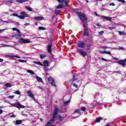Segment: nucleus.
Segmentation results:
<instances>
[{
	"instance_id": "obj_1",
	"label": "nucleus",
	"mask_w": 126,
	"mask_h": 126,
	"mask_svg": "<svg viewBox=\"0 0 126 126\" xmlns=\"http://www.w3.org/2000/svg\"><path fill=\"white\" fill-rule=\"evenodd\" d=\"M76 13L79 17L80 19L83 22V23L87 24L88 19L87 17H86V16L84 15V13H81L80 12H77Z\"/></svg>"
},
{
	"instance_id": "obj_2",
	"label": "nucleus",
	"mask_w": 126,
	"mask_h": 126,
	"mask_svg": "<svg viewBox=\"0 0 126 126\" xmlns=\"http://www.w3.org/2000/svg\"><path fill=\"white\" fill-rule=\"evenodd\" d=\"M11 107H15L17 108L18 110H20L21 109H24L25 108V106L22 105L19 103V101H17V103H10Z\"/></svg>"
},
{
	"instance_id": "obj_3",
	"label": "nucleus",
	"mask_w": 126,
	"mask_h": 126,
	"mask_svg": "<svg viewBox=\"0 0 126 126\" xmlns=\"http://www.w3.org/2000/svg\"><path fill=\"white\" fill-rule=\"evenodd\" d=\"M84 26V33L83 36H86V37H88L90 34H89V31H88V28L87 26L85 25V24H83Z\"/></svg>"
},
{
	"instance_id": "obj_4",
	"label": "nucleus",
	"mask_w": 126,
	"mask_h": 126,
	"mask_svg": "<svg viewBox=\"0 0 126 126\" xmlns=\"http://www.w3.org/2000/svg\"><path fill=\"white\" fill-rule=\"evenodd\" d=\"M18 42L21 44H28L31 43V40L20 38L18 39Z\"/></svg>"
},
{
	"instance_id": "obj_5",
	"label": "nucleus",
	"mask_w": 126,
	"mask_h": 126,
	"mask_svg": "<svg viewBox=\"0 0 126 126\" xmlns=\"http://www.w3.org/2000/svg\"><path fill=\"white\" fill-rule=\"evenodd\" d=\"M53 45V42L52 40L49 41V45L47 46V49L49 54H52V46Z\"/></svg>"
},
{
	"instance_id": "obj_6",
	"label": "nucleus",
	"mask_w": 126,
	"mask_h": 126,
	"mask_svg": "<svg viewBox=\"0 0 126 126\" xmlns=\"http://www.w3.org/2000/svg\"><path fill=\"white\" fill-rule=\"evenodd\" d=\"M48 82L52 86H54L56 87V83H55V80L52 78V77H50L48 78Z\"/></svg>"
},
{
	"instance_id": "obj_7",
	"label": "nucleus",
	"mask_w": 126,
	"mask_h": 126,
	"mask_svg": "<svg viewBox=\"0 0 126 126\" xmlns=\"http://www.w3.org/2000/svg\"><path fill=\"white\" fill-rule=\"evenodd\" d=\"M77 46L79 48L84 49V48H85V43H84L83 41H80L78 43Z\"/></svg>"
},
{
	"instance_id": "obj_8",
	"label": "nucleus",
	"mask_w": 126,
	"mask_h": 126,
	"mask_svg": "<svg viewBox=\"0 0 126 126\" xmlns=\"http://www.w3.org/2000/svg\"><path fill=\"white\" fill-rule=\"evenodd\" d=\"M118 63L120 64V65H122L124 67L126 66V63H125V61L124 60H120L118 62Z\"/></svg>"
},
{
	"instance_id": "obj_9",
	"label": "nucleus",
	"mask_w": 126,
	"mask_h": 126,
	"mask_svg": "<svg viewBox=\"0 0 126 126\" xmlns=\"http://www.w3.org/2000/svg\"><path fill=\"white\" fill-rule=\"evenodd\" d=\"M78 52H80V54L82 55L83 57H85V56H87V53L86 52L83 51V50L78 49Z\"/></svg>"
},
{
	"instance_id": "obj_10",
	"label": "nucleus",
	"mask_w": 126,
	"mask_h": 126,
	"mask_svg": "<svg viewBox=\"0 0 126 126\" xmlns=\"http://www.w3.org/2000/svg\"><path fill=\"white\" fill-rule=\"evenodd\" d=\"M34 20H36L37 21H40L41 20H43L44 19V17L43 16H37L34 17Z\"/></svg>"
},
{
	"instance_id": "obj_11",
	"label": "nucleus",
	"mask_w": 126,
	"mask_h": 126,
	"mask_svg": "<svg viewBox=\"0 0 126 126\" xmlns=\"http://www.w3.org/2000/svg\"><path fill=\"white\" fill-rule=\"evenodd\" d=\"M27 94H28V96L31 97V98H34V94H33V93H32L30 90L27 92Z\"/></svg>"
},
{
	"instance_id": "obj_12",
	"label": "nucleus",
	"mask_w": 126,
	"mask_h": 126,
	"mask_svg": "<svg viewBox=\"0 0 126 126\" xmlns=\"http://www.w3.org/2000/svg\"><path fill=\"white\" fill-rule=\"evenodd\" d=\"M43 65L44 67H47V66H49V61L45 60L43 62Z\"/></svg>"
},
{
	"instance_id": "obj_13",
	"label": "nucleus",
	"mask_w": 126,
	"mask_h": 126,
	"mask_svg": "<svg viewBox=\"0 0 126 126\" xmlns=\"http://www.w3.org/2000/svg\"><path fill=\"white\" fill-rule=\"evenodd\" d=\"M76 75H75V74L73 75V82H77L78 83V82H79V80H78V79L76 78Z\"/></svg>"
},
{
	"instance_id": "obj_14",
	"label": "nucleus",
	"mask_w": 126,
	"mask_h": 126,
	"mask_svg": "<svg viewBox=\"0 0 126 126\" xmlns=\"http://www.w3.org/2000/svg\"><path fill=\"white\" fill-rule=\"evenodd\" d=\"M62 3H63V4H64V6H68V3H67V2L65 1V0H62Z\"/></svg>"
},
{
	"instance_id": "obj_15",
	"label": "nucleus",
	"mask_w": 126,
	"mask_h": 126,
	"mask_svg": "<svg viewBox=\"0 0 126 126\" xmlns=\"http://www.w3.org/2000/svg\"><path fill=\"white\" fill-rule=\"evenodd\" d=\"M30 0H16L17 2H19L20 3H22L23 2H26V1H29Z\"/></svg>"
},
{
	"instance_id": "obj_16",
	"label": "nucleus",
	"mask_w": 126,
	"mask_h": 126,
	"mask_svg": "<svg viewBox=\"0 0 126 126\" xmlns=\"http://www.w3.org/2000/svg\"><path fill=\"white\" fill-rule=\"evenodd\" d=\"M101 120H103L102 117L96 118L95 120L94 121V123H100Z\"/></svg>"
},
{
	"instance_id": "obj_17",
	"label": "nucleus",
	"mask_w": 126,
	"mask_h": 126,
	"mask_svg": "<svg viewBox=\"0 0 126 126\" xmlns=\"http://www.w3.org/2000/svg\"><path fill=\"white\" fill-rule=\"evenodd\" d=\"M22 124V120H16L15 122V125H21Z\"/></svg>"
},
{
	"instance_id": "obj_18",
	"label": "nucleus",
	"mask_w": 126,
	"mask_h": 126,
	"mask_svg": "<svg viewBox=\"0 0 126 126\" xmlns=\"http://www.w3.org/2000/svg\"><path fill=\"white\" fill-rule=\"evenodd\" d=\"M21 15L24 16V17H27V14L25 13V12H22L20 13Z\"/></svg>"
},
{
	"instance_id": "obj_19",
	"label": "nucleus",
	"mask_w": 126,
	"mask_h": 126,
	"mask_svg": "<svg viewBox=\"0 0 126 126\" xmlns=\"http://www.w3.org/2000/svg\"><path fill=\"white\" fill-rule=\"evenodd\" d=\"M18 61L20 63H27V61H26V60L19 59V60H18Z\"/></svg>"
},
{
	"instance_id": "obj_20",
	"label": "nucleus",
	"mask_w": 126,
	"mask_h": 126,
	"mask_svg": "<svg viewBox=\"0 0 126 126\" xmlns=\"http://www.w3.org/2000/svg\"><path fill=\"white\" fill-rule=\"evenodd\" d=\"M36 78L38 82H43V80H42V78L41 77H36Z\"/></svg>"
},
{
	"instance_id": "obj_21",
	"label": "nucleus",
	"mask_w": 126,
	"mask_h": 126,
	"mask_svg": "<svg viewBox=\"0 0 126 126\" xmlns=\"http://www.w3.org/2000/svg\"><path fill=\"white\" fill-rule=\"evenodd\" d=\"M92 46V44L91 43L88 44L87 45V50L89 51V50H90V48H91Z\"/></svg>"
},
{
	"instance_id": "obj_22",
	"label": "nucleus",
	"mask_w": 126,
	"mask_h": 126,
	"mask_svg": "<svg viewBox=\"0 0 126 126\" xmlns=\"http://www.w3.org/2000/svg\"><path fill=\"white\" fill-rule=\"evenodd\" d=\"M10 58H11L12 59H13V58H16V59H20V57L18 56L17 55H11Z\"/></svg>"
},
{
	"instance_id": "obj_23",
	"label": "nucleus",
	"mask_w": 126,
	"mask_h": 126,
	"mask_svg": "<svg viewBox=\"0 0 126 126\" xmlns=\"http://www.w3.org/2000/svg\"><path fill=\"white\" fill-rule=\"evenodd\" d=\"M60 12H61V11L59 10H56L55 12V15H56L57 16H58V15H60Z\"/></svg>"
},
{
	"instance_id": "obj_24",
	"label": "nucleus",
	"mask_w": 126,
	"mask_h": 126,
	"mask_svg": "<svg viewBox=\"0 0 126 126\" xmlns=\"http://www.w3.org/2000/svg\"><path fill=\"white\" fill-rule=\"evenodd\" d=\"M63 6L62 4H59L57 7L56 8L57 9H59L60 8H63Z\"/></svg>"
},
{
	"instance_id": "obj_25",
	"label": "nucleus",
	"mask_w": 126,
	"mask_h": 126,
	"mask_svg": "<svg viewBox=\"0 0 126 126\" xmlns=\"http://www.w3.org/2000/svg\"><path fill=\"white\" fill-rule=\"evenodd\" d=\"M5 86H6V87H11V84H10V83H6L5 84Z\"/></svg>"
},
{
	"instance_id": "obj_26",
	"label": "nucleus",
	"mask_w": 126,
	"mask_h": 126,
	"mask_svg": "<svg viewBox=\"0 0 126 126\" xmlns=\"http://www.w3.org/2000/svg\"><path fill=\"white\" fill-rule=\"evenodd\" d=\"M27 72H28L29 73H31V74H35V73L33 71H32V70H27Z\"/></svg>"
},
{
	"instance_id": "obj_27",
	"label": "nucleus",
	"mask_w": 126,
	"mask_h": 126,
	"mask_svg": "<svg viewBox=\"0 0 126 126\" xmlns=\"http://www.w3.org/2000/svg\"><path fill=\"white\" fill-rule=\"evenodd\" d=\"M34 63L36 64H38V65H41V66H43V64L42 63H41V62H35Z\"/></svg>"
},
{
	"instance_id": "obj_28",
	"label": "nucleus",
	"mask_w": 126,
	"mask_h": 126,
	"mask_svg": "<svg viewBox=\"0 0 126 126\" xmlns=\"http://www.w3.org/2000/svg\"><path fill=\"white\" fill-rule=\"evenodd\" d=\"M80 112H81V110L80 109H76L74 111V113L76 114V113H78V114H80Z\"/></svg>"
},
{
	"instance_id": "obj_29",
	"label": "nucleus",
	"mask_w": 126,
	"mask_h": 126,
	"mask_svg": "<svg viewBox=\"0 0 126 126\" xmlns=\"http://www.w3.org/2000/svg\"><path fill=\"white\" fill-rule=\"evenodd\" d=\"M81 111H83V112H85L86 111V107L84 106H82L81 107Z\"/></svg>"
},
{
	"instance_id": "obj_30",
	"label": "nucleus",
	"mask_w": 126,
	"mask_h": 126,
	"mask_svg": "<svg viewBox=\"0 0 126 126\" xmlns=\"http://www.w3.org/2000/svg\"><path fill=\"white\" fill-rule=\"evenodd\" d=\"M38 29L39 30H46V29H47L44 27H39L38 28Z\"/></svg>"
},
{
	"instance_id": "obj_31",
	"label": "nucleus",
	"mask_w": 126,
	"mask_h": 126,
	"mask_svg": "<svg viewBox=\"0 0 126 126\" xmlns=\"http://www.w3.org/2000/svg\"><path fill=\"white\" fill-rule=\"evenodd\" d=\"M14 94H17V95H20V92L19 91H16L14 92Z\"/></svg>"
},
{
	"instance_id": "obj_32",
	"label": "nucleus",
	"mask_w": 126,
	"mask_h": 126,
	"mask_svg": "<svg viewBox=\"0 0 126 126\" xmlns=\"http://www.w3.org/2000/svg\"><path fill=\"white\" fill-rule=\"evenodd\" d=\"M26 9H28L29 11H32L33 10L31 8V7H29L28 6H26Z\"/></svg>"
},
{
	"instance_id": "obj_33",
	"label": "nucleus",
	"mask_w": 126,
	"mask_h": 126,
	"mask_svg": "<svg viewBox=\"0 0 126 126\" xmlns=\"http://www.w3.org/2000/svg\"><path fill=\"white\" fill-rule=\"evenodd\" d=\"M12 2H12V1H11V0H9V1H5V3L6 4H9V3H12Z\"/></svg>"
},
{
	"instance_id": "obj_34",
	"label": "nucleus",
	"mask_w": 126,
	"mask_h": 126,
	"mask_svg": "<svg viewBox=\"0 0 126 126\" xmlns=\"http://www.w3.org/2000/svg\"><path fill=\"white\" fill-rule=\"evenodd\" d=\"M47 57V55H45V54H41L40 55V58L41 59H44V58H46Z\"/></svg>"
},
{
	"instance_id": "obj_35",
	"label": "nucleus",
	"mask_w": 126,
	"mask_h": 126,
	"mask_svg": "<svg viewBox=\"0 0 126 126\" xmlns=\"http://www.w3.org/2000/svg\"><path fill=\"white\" fill-rule=\"evenodd\" d=\"M18 18H20V19H25V17H24V16H20L19 15V16L18 17Z\"/></svg>"
},
{
	"instance_id": "obj_36",
	"label": "nucleus",
	"mask_w": 126,
	"mask_h": 126,
	"mask_svg": "<svg viewBox=\"0 0 126 126\" xmlns=\"http://www.w3.org/2000/svg\"><path fill=\"white\" fill-rule=\"evenodd\" d=\"M1 46H3V47H11V46L9 45L4 44H1Z\"/></svg>"
},
{
	"instance_id": "obj_37",
	"label": "nucleus",
	"mask_w": 126,
	"mask_h": 126,
	"mask_svg": "<svg viewBox=\"0 0 126 126\" xmlns=\"http://www.w3.org/2000/svg\"><path fill=\"white\" fill-rule=\"evenodd\" d=\"M108 29L110 30H113V29H116V27H108Z\"/></svg>"
},
{
	"instance_id": "obj_38",
	"label": "nucleus",
	"mask_w": 126,
	"mask_h": 126,
	"mask_svg": "<svg viewBox=\"0 0 126 126\" xmlns=\"http://www.w3.org/2000/svg\"><path fill=\"white\" fill-rule=\"evenodd\" d=\"M21 36V35L19 34H15L14 35V37H20Z\"/></svg>"
},
{
	"instance_id": "obj_39",
	"label": "nucleus",
	"mask_w": 126,
	"mask_h": 126,
	"mask_svg": "<svg viewBox=\"0 0 126 126\" xmlns=\"http://www.w3.org/2000/svg\"><path fill=\"white\" fill-rule=\"evenodd\" d=\"M107 21H112V18L111 17H109L107 18Z\"/></svg>"
},
{
	"instance_id": "obj_40",
	"label": "nucleus",
	"mask_w": 126,
	"mask_h": 126,
	"mask_svg": "<svg viewBox=\"0 0 126 126\" xmlns=\"http://www.w3.org/2000/svg\"><path fill=\"white\" fill-rule=\"evenodd\" d=\"M12 15H13V16H16V17L18 18V16H19V15H18L16 13H13V14H12Z\"/></svg>"
},
{
	"instance_id": "obj_41",
	"label": "nucleus",
	"mask_w": 126,
	"mask_h": 126,
	"mask_svg": "<svg viewBox=\"0 0 126 126\" xmlns=\"http://www.w3.org/2000/svg\"><path fill=\"white\" fill-rule=\"evenodd\" d=\"M99 53H100L101 54H106V51H100Z\"/></svg>"
},
{
	"instance_id": "obj_42",
	"label": "nucleus",
	"mask_w": 126,
	"mask_h": 126,
	"mask_svg": "<svg viewBox=\"0 0 126 126\" xmlns=\"http://www.w3.org/2000/svg\"><path fill=\"white\" fill-rule=\"evenodd\" d=\"M118 1H120V2H123L124 3H125V2H126V1H125V0H118Z\"/></svg>"
},
{
	"instance_id": "obj_43",
	"label": "nucleus",
	"mask_w": 126,
	"mask_h": 126,
	"mask_svg": "<svg viewBox=\"0 0 126 126\" xmlns=\"http://www.w3.org/2000/svg\"><path fill=\"white\" fill-rule=\"evenodd\" d=\"M73 85L74 87H75V88H77V87H78V86H77V84H76L75 83L73 84Z\"/></svg>"
},
{
	"instance_id": "obj_44",
	"label": "nucleus",
	"mask_w": 126,
	"mask_h": 126,
	"mask_svg": "<svg viewBox=\"0 0 126 126\" xmlns=\"http://www.w3.org/2000/svg\"><path fill=\"white\" fill-rule=\"evenodd\" d=\"M101 60L102 61H104V62H109V60H108L107 59H105L104 58H101Z\"/></svg>"
},
{
	"instance_id": "obj_45",
	"label": "nucleus",
	"mask_w": 126,
	"mask_h": 126,
	"mask_svg": "<svg viewBox=\"0 0 126 126\" xmlns=\"http://www.w3.org/2000/svg\"><path fill=\"white\" fill-rule=\"evenodd\" d=\"M8 98H10V99H13V98H14V95H10L8 96Z\"/></svg>"
},
{
	"instance_id": "obj_46",
	"label": "nucleus",
	"mask_w": 126,
	"mask_h": 126,
	"mask_svg": "<svg viewBox=\"0 0 126 126\" xmlns=\"http://www.w3.org/2000/svg\"><path fill=\"white\" fill-rule=\"evenodd\" d=\"M103 33H104V31H101L99 32V35H103Z\"/></svg>"
},
{
	"instance_id": "obj_47",
	"label": "nucleus",
	"mask_w": 126,
	"mask_h": 126,
	"mask_svg": "<svg viewBox=\"0 0 126 126\" xmlns=\"http://www.w3.org/2000/svg\"><path fill=\"white\" fill-rule=\"evenodd\" d=\"M109 5H112V6H115V4H114V3H109Z\"/></svg>"
},
{
	"instance_id": "obj_48",
	"label": "nucleus",
	"mask_w": 126,
	"mask_h": 126,
	"mask_svg": "<svg viewBox=\"0 0 126 126\" xmlns=\"http://www.w3.org/2000/svg\"><path fill=\"white\" fill-rule=\"evenodd\" d=\"M102 18H104V19H106L107 20V19L108 18V17L107 16H102Z\"/></svg>"
},
{
	"instance_id": "obj_49",
	"label": "nucleus",
	"mask_w": 126,
	"mask_h": 126,
	"mask_svg": "<svg viewBox=\"0 0 126 126\" xmlns=\"http://www.w3.org/2000/svg\"><path fill=\"white\" fill-rule=\"evenodd\" d=\"M17 28H13V29H12V30L13 31H17Z\"/></svg>"
},
{
	"instance_id": "obj_50",
	"label": "nucleus",
	"mask_w": 126,
	"mask_h": 126,
	"mask_svg": "<svg viewBox=\"0 0 126 126\" xmlns=\"http://www.w3.org/2000/svg\"><path fill=\"white\" fill-rule=\"evenodd\" d=\"M119 33L120 35H124V32H119Z\"/></svg>"
},
{
	"instance_id": "obj_51",
	"label": "nucleus",
	"mask_w": 126,
	"mask_h": 126,
	"mask_svg": "<svg viewBox=\"0 0 126 126\" xmlns=\"http://www.w3.org/2000/svg\"><path fill=\"white\" fill-rule=\"evenodd\" d=\"M2 113H3V110L0 109V115H1V114H2Z\"/></svg>"
},
{
	"instance_id": "obj_52",
	"label": "nucleus",
	"mask_w": 126,
	"mask_h": 126,
	"mask_svg": "<svg viewBox=\"0 0 126 126\" xmlns=\"http://www.w3.org/2000/svg\"><path fill=\"white\" fill-rule=\"evenodd\" d=\"M68 103H69V101H67L64 102V104L66 105H68Z\"/></svg>"
},
{
	"instance_id": "obj_53",
	"label": "nucleus",
	"mask_w": 126,
	"mask_h": 126,
	"mask_svg": "<svg viewBox=\"0 0 126 126\" xmlns=\"http://www.w3.org/2000/svg\"><path fill=\"white\" fill-rule=\"evenodd\" d=\"M16 116L14 115V114H13L11 116V118H16Z\"/></svg>"
},
{
	"instance_id": "obj_54",
	"label": "nucleus",
	"mask_w": 126,
	"mask_h": 126,
	"mask_svg": "<svg viewBox=\"0 0 126 126\" xmlns=\"http://www.w3.org/2000/svg\"><path fill=\"white\" fill-rule=\"evenodd\" d=\"M119 49H120V50H124V48L123 47H120Z\"/></svg>"
},
{
	"instance_id": "obj_55",
	"label": "nucleus",
	"mask_w": 126,
	"mask_h": 126,
	"mask_svg": "<svg viewBox=\"0 0 126 126\" xmlns=\"http://www.w3.org/2000/svg\"><path fill=\"white\" fill-rule=\"evenodd\" d=\"M106 54H107L108 55H111V52H110L106 51Z\"/></svg>"
},
{
	"instance_id": "obj_56",
	"label": "nucleus",
	"mask_w": 126,
	"mask_h": 126,
	"mask_svg": "<svg viewBox=\"0 0 126 126\" xmlns=\"http://www.w3.org/2000/svg\"><path fill=\"white\" fill-rule=\"evenodd\" d=\"M115 73H119V74H121V71H116L115 72Z\"/></svg>"
},
{
	"instance_id": "obj_57",
	"label": "nucleus",
	"mask_w": 126,
	"mask_h": 126,
	"mask_svg": "<svg viewBox=\"0 0 126 126\" xmlns=\"http://www.w3.org/2000/svg\"><path fill=\"white\" fill-rule=\"evenodd\" d=\"M3 62V59L0 58V63H2Z\"/></svg>"
},
{
	"instance_id": "obj_58",
	"label": "nucleus",
	"mask_w": 126,
	"mask_h": 126,
	"mask_svg": "<svg viewBox=\"0 0 126 126\" xmlns=\"http://www.w3.org/2000/svg\"><path fill=\"white\" fill-rule=\"evenodd\" d=\"M58 2H60V3H62V0H57Z\"/></svg>"
},
{
	"instance_id": "obj_59",
	"label": "nucleus",
	"mask_w": 126,
	"mask_h": 126,
	"mask_svg": "<svg viewBox=\"0 0 126 126\" xmlns=\"http://www.w3.org/2000/svg\"><path fill=\"white\" fill-rule=\"evenodd\" d=\"M94 14H95V15H96V16H98V14L97 13V12H94Z\"/></svg>"
},
{
	"instance_id": "obj_60",
	"label": "nucleus",
	"mask_w": 126,
	"mask_h": 126,
	"mask_svg": "<svg viewBox=\"0 0 126 126\" xmlns=\"http://www.w3.org/2000/svg\"><path fill=\"white\" fill-rule=\"evenodd\" d=\"M16 31L18 33H20V31L19 30L17 29Z\"/></svg>"
},
{
	"instance_id": "obj_61",
	"label": "nucleus",
	"mask_w": 126,
	"mask_h": 126,
	"mask_svg": "<svg viewBox=\"0 0 126 126\" xmlns=\"http://www.w3.org/2000/svg\"><path fill=\"white\" fill-rule=\"evenodd\" d=\"M28 25H30V24H28V23H26V24H25V26H28Z\"/></svg>"
},
{
	"instance_id": "obj_62",
	"label": "nucleus",
	"mask_w": 126,
	"mask_h": 126,
	"mask_svg": "<svg viewBox=\"0 0 126 126\" xmlns=\"http://www.w3.org/2000/svg\"><path fill=\"white\" fill-rule=\"evenodd\" d=\"M102 49H103L104 50H105V49H107V47H102Z\"/></svg>"
},
{
	"instance_id": "obj_63",
	"label": "nucleus",
	"mask_w": 126,
	"mask_h": 126,
	"mask_svg": "<svg viewBox=\"0 0 126 126\" xmlns=\"http://www.w3.org/2000/svg\"><path fill=\"white\" fill-rule=\"evenodd\" d=\"M105 126H110V124H107L105 125Z\"/></svg>"
},
{
	"instance_id": "obj_64",
	"label": "nucleus",
	"mask_w": 126,
	"mask_h": 126,
	"mask_svg": "<svg viewBox=\"0 0 126 126\" xmlns=\"http://www.w3.org/2000/svg\"><path fill=\"white\" fill-rule=\"evenodd\" d=\"M3 38H5V39H7L8 37H7V36H4Z\"/></svg>"
}]
</instances>
